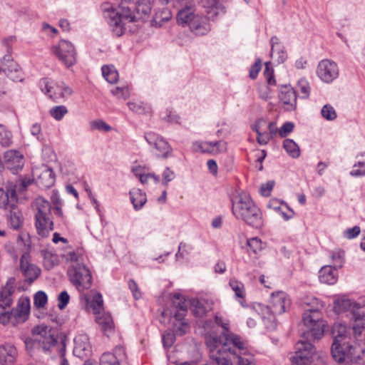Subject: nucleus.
Listing matches in <instances>:
<instances>
[{"label": "nucleus", "instance_id": "f3484780", "mask_svg": "<svg viewBox=\"0 0 365 365\" xmlns=\"http://www.w3.org/2000/svg\"><path fill=\"white\" fill-rule=\"evenodd\" d=\"M318 77L325 83H331L339 76L337 64L331 60H322L317 66Z\"/></svg>", "mask_w": 365, "mask_h": 365}, {"label": "nucleus", "instance_id": "4d7b16f0", "mask_svg": "<svg viewBox=\"0 0 365 365\" xmlns=\"http://www.w3.org/2000/svg\"><path fill=\"white\" fill-rule=\"evenodd\" d=\"M70 300V296L66 291L61 292L58 296V307L63 309L67 306Z\"/></svg>", "mask_w": 365, "mask_h": 365}, {"label": "nucleus", "instance_id": "c756f323", "mask_svg": "<svg viewBox=\"0 0 365 365\" xmlns=\"http://www.w3.org/2000/svg\"><path fill=\"white\" fill-rule=\"evenodd\" d=\"M18 353L16 347L9 343L0 346V365H11L16 359Z\"/></svg>", "mask_w": 365, "mask_h": 365}, {"label": "nucleus", "instance_id": "58836bf2", "mask_svg": "<svg viewBox=\"0 0 365 365\" xmlns=\"http://www.w3.org/2000/svg\"><path fill=\"white\" fill-rule=\"evenodd\" d=\"M260 314L264 321H267V327L271 329L276 327L275 323V315L276 314L272 313L271 305L269 306H259Z\"/></svg>", "mask_w": 365, "mask_h": 365}, {"label": "nucleus", "instance_id": "bb28decb", "mask_svg": "<svg viewBox=\"0 0 365 365\" xmlns=\"http://www.w3.org/2000/svg\"><path fill=\"white\" fill-rule=\"evenodd\" d=\"M16 41V38L14 36H9L8 38H4L2 41V44L6 49L8 52L7 54L4 55L0 60V66L4 68V72L6 70L13 71L16 70L15 63L13 61L12 56L10 53L11 48V45Z\"/></svg>", "mask_w": 365, "mask_h": 365}, {"label": "nucleus", "instance_id": "338daca9", "mask_svg": "<svg viewBox=\"0 0 365 365\" xmlns=\"http://www.w3.org/2000/svg\"><path fill=\"white\" fill-rule=\"evenodd\" d=\"M259 97L264 100L267 101L271 98V90L267 86H260L258 88Z\"/></svg>", "mask_w": 365, "mask_h": 365}, {"label": "nucleus", "instance_id": "603ef678", "mask_svg": "<svg viewBox=\"0 0 365 365\" xmlns=\"http://www.w3.org/2000/svg\"><path fill=\"white\" fill-rule=\"evenodd\" d=\"M90 126L92 130H98L105 132L111 130V127L102 120L91 121L90 123Z\"/></svg>", "mask_w": 365, "mask_h": 365}, {"label": "nucleus", "instance_id": "0e129e2a", "mask_svg": "<svg viewBox=\"0 0 365 365\" xmlns=\"http://www.w3.org/2000/svg\"><path fill=\"white\" fill-rule=\"evenodd\" d=\"M175 178V174L170 168H166L163 173L162 183L167 185L168 183L172 181Z\"/></svg>", "mask_w": 365, "mask_h": 365}, {"label": "nucleus", "instance_id": "0eeeda50", "mask_svg": "<svg viewBox=\"0 0 365 365\" xmlns=\"http://www.w3.org/2000/svg\"><path fill=\"white\" fill-rule=\"evenodd\" d=\"M321 362L322 357L309 341L302 339L297 343L292 365H319Z\"/></svg>", "mask_w": 365, "mask_h": 365}, {"label": "nucleus", "instance_id": "ddd939ff", "mask_svg": "<svg viewBox=\"0 0 365 365\" xmlns=\"http://www.w3.org/2000/svg\"><path fill=\"white\" fill-rule=\"evenodd\" d=\"M32 181L41 188H48L55 182V175L51 168L41 164L32 168Z\"/></svg>", "mask_w": 365, "mask_h": 365}, {"label": "nucleus", "instance_id": "6ab92c4d", "mask_svg": "<svg viewBox=\"0 0 365 365\" xmlns=\"http://www.w3.org/2000/svg\"><path fill=\"white\" fill-rule=\"evenodd\" d=\"M270 305L272 313L282 314L289 309L291 300L285 292H277L272 294Z\"/></svg>", "mask_w": 365, "mask_h": 365}, {"label": "nucleus", "instance_id": "f8f14e48", "mask_svg": "<svg viewBox=\"0 0 365 365\" xmlns=\"http://www.w3.org/2000/svg\"><path fill=\"white\" fill-rule=\"evenodd\" d=\"M232 341V354L237 359V364L252 365L255 363V357L248 350L246 343L239 336L234 337Z\"/></svg>", "mask_w": 365, "mask_h": 365}, {"label": "nucleus", "instance_id": "4468645a", "mask_svg": "<svg viewBox=\"0 0 365 365\" xmlns=\"http://www.w3.org/2000/svg\"><path fill=\"white\" fill-rule=\"evenodd\" d=\"M33 252L31 240L29 237L27 242L24 243V282L29 284L33 283L41 274V269L29 262V259L31 258L30 253Z\"/></svg>", "mask_w": 365, "mask_h": 365}, {"label": "nucleus", "instance_id": "de8ad7c7", "mask_svg": "<svg viewBox=\"0 0 365 365\" xmlns=\"http://www.w3.org/2000/svg\"><path fill=\"white\" fill-rule=\"evenodd\" d=\"M90 307L92 308L95 314H100L101 310L103 309V301L102 295L100 293H96L92 300L91 301Z\"/></svg>", "mask_w": 365, "mask_h": 365}, {"label": "nucleus", "instance_id": "c85d7f7f", "mask_svg": "<svg viewBox=\"0 0 365 365\" xmlns=\"http://www.w3.org/2000/svg\"><path fill=\"white\" fill-rule=\"evenodd\" d=\"M209 20L207 16L197 15L192 21H191L189 28L190 31L196 35H205L211 29L210 24L208 22Z\"/></svg>", "mask_w": 365, "mask_h": 365}, {"label": "nucleus", "instance_id": "7c9ffc66", "mask_svg": "<svg viewBox=\"0 0 365 365\" xmlns=\"http://www.w3.org/2000/svg\"><path fill=\"white\" fill-rule=\"evenodd\" d=\"M225 144L221 141L196 142L193 144V149L202 153H217L225 150Z\"/></svg>", "mask_w": 365, "mask_h": 365}, {"label": "nucleus", "instance_id": "c9c22d12", "mask_svg": "<svg viewBox=\"0 0 365 365\" xmlns=\"http://www.w3.org/2000/svg\"><path fill=\"white\" fill-rule=\"evenodd\" d=\"M332 335L334 341L332 344L336 343L340 345L347 336V328L346 325L340 322H336L332 327Z\"/></svg>", "mask_w": 365, "mask_h": 365}, {"label": "nucleus", "instance_id": "f03ea898", "mask_svg": "<svg viewBox=\"0 0 365 365\" xmlns=\"http://www.w3.org/2000/svg\"><path fill=\"white\" fill-rule=\"evenodd\" d=\"M23 187V178H18L16 183L9 182L6 190L0 187V208L10 211V225L14 230H19L23 225L21 202L17 195V188Z\"/></svg>", "mask_w": 365, "mask_h": 365}, {"label": "nucleus", "instance_id": "1a4fd4ad", "mask_svg": "<svg viewBox=\"0 0 365 365\" xmlns=\"http://www.w3.org/2000/svg\"><path fill=\"white\" fill-rule=\"evenodd\" d=\"M68 275L71 283L79 290L88 289L92 284V277L89 269L84 264L70 267Z\"/></svg>", "mask_w": 365, "mask_h": 365}, {"label": "nucleus", "instance_id": "dca6fc26", "mask_svg": "<svg viewBox=\"0 0 365 365\" xmlns=\"http://www.w3.org/2000/svg\"><path fill=\"white\" fill-rule=\"evenodd\" d=\"M4 163L6 168L15 175L21 177L23 170V153L21 150L11 149L6 150L4 154Z\"/></svg>", "mask_w": 365, "mask_h": 365}, {"label": "nucleus", "instance_id": "20e7f679", "mask_svg": "<svg viewBox=\"0 0 365 365\" xmlns=\"http://www.w3.org/2000/svg\"><path fill=\"white\" fill-rule=\"evenodd\" d=\"M232 212L236 218L252 227L260 228L263 225L260 210L245 193L240 194L238 200L232 203Z\"/></svg>", "mask_w": 365, "mask_h": 365}, {"label": "nucleus", "instance_id": "3c124183", "mask_svg": "<svg viewBox=\"0 0 365 365\" xmlns=\"http://www.w3.org/2000/svg\"><path fill=\"white\" fill-rule=\"evenodd\" d=\"M322 115L327 120H333L336 118V113L334 108L330 105H325L321 110Z\"/></svg>", "mask_w": 365, "mask_h": 365}, {"label": "nucleus", "instance_id": "c03bdc74", "mask_svg": "<svg viewBox=\"0 0 365 365\" xmlns=\"http://www.w3.org/2000/svg\"><path fill=\"white\" fill-rule=\"evenodd\" d=\"M12 143V134L4 125H0V144L8 147Z\"/></svg>", "mask_w": 365, "mask_h": 365}, {"label": "nucleus", "instance_id": "9b49d317", "mask_svg": "<svg viewBox=\"0 0 365 365\" xmlns=\"http://www.w3.org/2000/svg\"><path fill=\"white\" fill-rule=\"evenodd\" d=\"M331 355L334 360L339 363H351L356 361L358 356L356 355V347L347 343L339 345L336 343L332 344Z\"/></svg>", "mask_w": 365, "mask_h": 365}, {"label": "nucleus", "instance_id": "13d9d810", "mask_svg": "<svg viewBox=\"0 0 365 365\" xmlns=\"http://www.w3.org/2000/svg\"><path fill=\"white\" fill-rule=\"evenodd\" d=\"M193 306L195 308L192 309V312L195 317H202L206 314L207 309L202 302L199 301L194 302Z\"/></svg>", "mask_w": 365, "mask_h": 365}, {"label": "nucleus", "instance_id": "5fc2aeb1", "mask_svg": "<svg viewBox=\"0 0 365 365\" xmlns=\"http://www.w3.org/2000/svg\"><path fill=\"white\" fill-rule=\"evenodd\" d=\"M271 56L272 58L276 60L277 63H282L287 59V53L283 51L281 47L276 48L273 51L272 50Z\"/></svg>", "mask_w": 365, "mask_h": 365}, {"label": "nucleus", "instance_id": "2f4dec72", "mask_svg": "<svg viewBox=\"0 0 365 365\" xmlns=\"http://www.w3.org/2000/svg\"><path fill=\"white\" fill-rule=\"evenodd\" d=\"M74 354L78 357H83L90 352V344L86 336H78L74 339Z\"/></svg>", "mask_w": 365, "mask_h": 365}, {"label": "nucleus", "instance_id": "423d86ee", "mask_svg": "<svg viewBox=\"0 0 365 365\" xmlns=\"http://www.w3.org/2000/svg\"><path fill=\"white\" fill-rule=\"evenodd\" d=\"M334 310L339 314L350 311L354 319L352 330L355 336H360L365 329V305H359L351 299L343 297L334 301Z\"/></svg>", "mask_w": 365, "mask_h": 365}, {"label": "nucleus", "instance_id": "a19ab883", "mask_svg": "<svg viewBox=\"0 0 365 365\" xmlns=\"http://www.w3.org/2000/svg\"><path fill=\"white\" fill-rule=\"evenodd\" d=\"M102 73L106 80L110 83H115L118 80V73L113 66H103Z\"/></svg>", "mask_w": 365, "mask_h": 365}, {"label": "nucleus", "instance_id": "bf43d9fd", "mask_svg": "<svg viewBox=\"0 0 365 365\" xmlns=\"http://www.w3.org/2000/svg\"><path fill=\"white\" fill-rule=\"evenodd\" d=\"M350 174L352 176H361L365 175V160L359 161L357 164L354 165V169L351 171Z\"/></svg>", "mask_w": 365, "mask_h": 365}, {"label": "nucleus", "instance_id": "b1692460", "mask_svg": "<svg viewBox=\"0 0 365 365\" xmlns=\"http://www.w3.org/2000/svg\"><path fill=\"white\" fill-rule=\"evenodd\" d=\"M42 92L53 100L62 98L63 94L61 91V83H56L48 78H42L39 82Z\"/></svg>", "mask_w": 365, "mask_h": 365}, {"label": "nucleus", "instance_id": "4c0bfd02", "mask_svg": "<svg viewBox=\"0 0 365 365\" xmlns=\"http://www.w3.org/2000/svg\"><path fill=\"white\" fill-rule=\"evenodd\" d=\"M131 202L135 210H140L147 201L146 195L140 189H133L130 191Z\"/></svg>", "mask_w": 365, "mask_h": 365}, {"label": "nucleus", "instance_id": "2eb2a0df", "mask_svg": "<svg viewBox=\"0 0 365 365\" xmlns=\"http://www.w3.org/2000/svg\"><path fill=\"white\" fill-rule=\"evenodd\" d=\"M46 331L47 327L43 325H38L33 328V335L43 337L44 339L46 341V343H45V341H43L41 344L40 339H35L34 341L26 339V341H24V344L26 345V349L41 347L44 351H48L51 346L55 344L56 340L52 337L51 335L47 336Z\"/></svg>", "mask_w": 365, "mask_h": 365}, {"label": "nucleus", "instance_id": "7ed1b4c3", "mask_svg": "<svg viewBox=\"0 0 365 365\" xmlns=\"http://www.w3.org/2000/svg\"><path fill=\"white\" fill-rule=\"evenodd\" d=\"M104 12V17L113 29L117 36L123 34L124 26L126 23L135 22L136 21L134 4L120 3L118 10L116 11L109 3L102 5Z\"/></svg>", "mask_w": 365, "mask_h": 365}, {"label": "nucleus", "instance_id": "8fccbe9b", "mask_svg": "<svg viewBox=\"0 0 365 365\" xmlns=\"http://www.w3.org/2000/svg\"><path fill=\"white\" fill-rule=\"evenodd\" d=\"M299 92L302 94V98H307L310 93L309 83L305 79H300L297 86Z\"/></svg>", "mask_w": 365, "mask_h": 365}, {"label": "nucleus", "instance_id": "79ce46f5", "mask_svg": "<svg viewBox=\"0 0 365 365\" xmlns=\"http://www.w3.org/2000/svg\"><path fill=\"white\" fill-rule=\"evenodd\" d=\"M284 148L292 158H297L300 155V150L298 145L292 139H286L283 143Z\"/></svg>", "mask_w": 365, "mask_h": 365}, {"label": "nucleus", "instance_id": "473e14b6", "mask_svg": "<svg viewBox=\"0 0 365 365\" xmlns=\"http://www.w3.org/2000/svg\"><path fill=\"white\" fill-rule=\"evenodd\" d=\"M136 21L144 19L148 17L152 10V3L150 0H139L134 4Z\"/></svg>", "mask_w": 365, "mask_h": 365}, {"label": "nucleus", "instance_id": "ea45409f", "mask_svg": "<svg viewBox=\"0 0 365 365\" xmlns=\"http://www.w3.org/2000/svg\"><path fill=\"white\" fill-rule=\"evenodd\" d=\"M6 250L15 263L19 259V269L23 271V250L13 244L7 245Z\"/></svg>", "mask_w": 365, "mask_h": 365}, {"label": "nucleus", "instance_id": "aec40b11", "mask_svg": "<svg viewBox=\"0 0 365 365\" xmlns=\"http://www.w3.org/2000/svg\"><path fill=\"white\" fill-rule=\"evenodd\" d=\"M202 6L205 9L207 19L216 21L226 13L225 7L220 0H200Z\"/></svg>", "mask_w": 365, "mask_h": 365}, {"label": "nucleus", "instance_id": "393cba45", "mask_svg": "<svg viewBox=\"0 0 365 365\" xmlns=\"http://www.w3.org/2000/svg\"><path fill=\"white\" fill-rule=\"evenodd\" d=\"M125 359V352L123 346H117L114 352L104 353L100 360L101 365H120V362Z\"/></svg>", "mask_w": 365, "mask_h": 365}, {"label": "nucleus", "instance_id": "5701e85b", "mask_svg": "<svg viewBox=\"0 0 365 365\" xmlns=\"http://www.w3.org/2000/svg\"><path fill=\"white\" fill-rule=\"evenodd\" d=\"M195 4L192 1H186L182 8L178 13V21L182 26L187 24L190 26L191 21L197 14H195Z\"/></svg>", "mask_w": 365, "mask_h": 365}, {"label": "nucleus", "instance_id": "4be33fe9", "mask_svg": "<svg viewBox=\"0 0 365 365\" xmlns=\"http://www.w3.org/2000/svg\"><path fill=\"white\" fill-rule=\"evenodd\" d=\"M23 322V301L19 298L16 308L10 312L0 314V322L2 324L11 323L16 326Z\"/></svg>", "mask_w": 365, "mask_h": 365}, {"label": "nucleus", "instance_id": "a18cd8bd", "mask_svg": "<svg viewBox=\"0 0 365 365\" xmlns=\"http://www.w3.org/2000/svg\"><path fill=\"white\" fill-rule=\"evenodd\" d=\"M229 284L232 289L235 292V296L240 299H244L245 296V291L244 284L235 279H231Z\"/></svg>", "mask_w": 365, "mask_h": 365}, {"label": "nucleus", "instance_id": "cd10ccee", "mask_svg": "<svg viewBox=\"0 0 365 365\" xmlns=\"http://www.w3.org/2000/svg\"><path fill=\"white\" fill-rule=\"evenodd\" d=\"M37 233L42 237H46L53 230V222L51 215H35Z\"/></svg>", "mask_w": 365, "mask_h": 365}, {"label": "nucleus", "instance_id": "680f3d73", "mask_svg": "<svg viewBox=\"0 0 365 365\" xmlns=\"http://www.w3.org/2000/svg\"><path fill=\"white\" fill-rule=\"evenodd\" d=\"M247 245L250 249L252 250L254 253H257L258 251L262 249V242L260 239L257 237H253L247 241Z\"/></svg>", "mask_w": 365, "mask_h": 365}, {"label": "nucleus", "instance_id": "49530a36", "mask_svg": "<svg viewBox=\"0 0 365 365\" xmlns=\"http://www.w3.org/2000/svg\"><path fill=\"white\" fill-rule=\"evenodd\" d=\"M215 323L222 328V335L218 339H225L227 335L229 336H236L231 333L229 330V324L227 320H225L222 317L216 315L215 318Z\"/></svg>", "mask_w": 365, "mask_h": 365}, {"label": "nucleus", "instance_id": "f257e3e1", "mask_svg": "<svg viewBox=\"0 0 365 365\" xmlns=\"http://www.w3.org/2000/svg\"><path fill=\"white\" fill-rule=\"evenodd\" d=\"M300 303L304 309L302 315V323L307 328L302 339L307 340L310 336L314 339H320L324 336L326 326L321 313L324 304L312 296L302 297Z\"/></svg>", "mask_w": 365, "mask_h": 365}, {"label": "nucleus", "instance_id": "a211bd4d", "mask_svg": "<svg viewBox=\"0 0 365 365\" xmlns=\"http://www.w3.org/2000/svg\"><path fill=\"white\" fill-rule=\"evenodd\" d=\"M145 139L148 143L153 146L157 150V155L163 158L169 157L172 153L170 145L161 136L153 132L145 134Z\"/></svg>", "mask_w": 365, "mask_h": 365}, {"label": "nucleus", "instance_id": "69168bd1", "mask_svg": "<svg viewBox=\"0 0 365 365\" xmlns=\"http://www.w3.org/2000/svg\"><path fill=\"white\" fill-rule=\"evenodd\" d=\"M262 61L260 59H257L255 64L251 67L250 70V77L252 79H255L261 70Z\"/></svg>", "mask_w": 365, "mask_h": 365}, {"label": "nucleus", "instance_id": "6e6552de", "mask_svg": "<svg viewBox=\"0 0 365 365\" xmlns=\"http://www.w3.org/2000/svg\"><path fill=\"white\" fill-rule=\"evenodd\" d=\"M173 304L177 309L173 318V331L175 335L183 336L190 329V326L184 319L190 302L185 300L180 294L173 297Z\"/></svg>", "mask_w": 365, "mask_h": 365}, {"label": "nucleus", "instance_id": "e2e57ef3", "mask_svg": "<svg viewBox=\"0 0 365 365\" xmlns=\"http://www.w3.org/2000/svg\"><path fill=\"white\" fill-rule=\"evenodd\" d=\"M294 128V125L293 123L287 122L280 128L278 133L282 138H285L293 130Z\"/></svg>", "mask_w": 365, "mask_h": 365}, {"label": "nucleus", "instance_id": "e433bc0d", "mask_svg": "<svg viewBox=\"0 0 365 365\" xmlns=\"http://www.w3.org/2000/svg\"><path fill=\"white\" fill-rule=\"evenodd\" d=\"M34 207L37 212L35 215H51V207L48 200L43 197H38L34 202Z\"/></svg>", "mask_w": 365, "mask_h": 365}, {"label": "nucleus", "instance_id": "052dcab7", "mask_svg": "<svg viewBox=\"0 0 365 365\" xmlns=\"http://www.w3.org/2000/svg\"><path fill=\"white\" fill-rule=\"evenodd\" d=\"M111 93L118 98H121L123 99H127L130 96L128 88L127 87H116L111 91Z\"/></svg>", "mask_w": 365, "mask_h": 365}, {"label": "nucleus", "instance_id": "6e6d98bb", "mask_svg": "<svg viewBox=\"0 0 365 365\" xmlns=\"http://www.w3.org/2000/svg\"><path fill=\"white\" fill-rule=\"evenodd\" d=\"M344 257V252L339 249L332 251L331 254V258L334 261L335 267H341Z\"/></svg>", "mask_w": 365, "mask_h": 365}, {"label": "nucleus", "instance_id": "9d476101", "mask_svg": "<svg viewBox=\"0 0 365 365\" xmlns=\"http://www.w3.org/2000/svg\"><path fill=\"white\" fill-rule=\"evenodd\" d=\"M51 50L66 67H71L76 63V52L71 42L61 40L58 45L53 46Z\"/></svg>", "mask_w": 365, "mask_h": 365}, {"label": "nucleus", "instance_id": "774afa93", "mask_svg": "<svg viewBox=\"0 0 365 365\" xmlns=\"http://www.w3.org/2000/svg\"><path fill=\"white\" fill-rule=\"evenodd\" d=\"M267 125V122L264 118H259L257 121L252 125V129L255 130L257 133L265 130V127Z\"/></svg>", "mask_w": 365, "mask_h": 365}, {"label": "nucleus", "instance_id": "a878e982", "mask_svg": "<svg viewBox=\"0 0 365 365\" xmlns=\"http://www.w3.org/2000/svg\"><path fill=\"white\" fill-rule=\"evenodd\" d=\"M15 278L10 277L0 291V307L3 309L10 307L12 302L11 295L15 290Z\"/></svg>", "mask_w": 365, "mask_h": 365}, {"label": "nucleus", "instance_id": "39448f33", "mask_svg": "<svg viewBox=\"0 0 365 365\" xmlns=\"http://www.w3.org/2000/svg\"><path fill=\"white\" fill-rule=\"evenodd\" d=\"M225 339H218L217 336L209 335L206 336V345L209 349L210 358L217 365H232L228 359L230 352L232 354V339L236 336H229L227 335Z\"/></svg>", "mask_w": 365, "mask_h": 365}, {"label": "nucleus", "instance_id": "72a5a7b5", "mask_svg": "<svg viewBox=\"0 0 365 365\" xmlns=\"http://www.w3.org/2000/svg\"><path fill=\"white\" fill-rule=\"evenodd\" d=\"M319 279L321 282L333 284L336 282V271L332 266H324L319 270Z\"/></svg>", "mask_w": 365, "mask_h": 365}, {"label": "nucleus", "instance_id": "09e8293b", "mask_svg": "<svg viewBox=\"0 0 365 365\" xmlns=\"http://www.w3.org/2000/svg\"><path fill=\"white\" fill-rule=\"evenodd\" d=\"M50 115L56 120H60L68 113V110L64 106H57L51 108Z\"/></svg>", "mask_w": 365, "mask_h": 365}, {"label": "nucleus", "instance_id": "37998d69", "mask_svg": "<svg viewBox=\"0 0 365 365\" xmlns=\"http://www.w3.org/2000/svg\"><path fill=\"white\" fill-rule=\"evenodd\" d=\"M63 257L66 262L71 263V267L83 264L82 253L79 250L68 252L63 255Z\"/></svg>", "mask_w": 365, "mask_h": 365}, {"label": "nucleus", "instance_id": "864d4df0", "mask_svg": "<svg viewBox=\"0 0 365 365\" xmlns=\"http://www.w3.org/2000/svg\"><path fill=\"white\" fill-rule=\"evenodd\" d=\"M47 295L43 291H38L34 295V305L38 308L43 307L47 303Z\"/></svg>", "mask_w": 365, "mask_h": 365}, {"label": "nucleus", "instance_id": "f704fd0d", "mask_svg": "<svg viewBox=\"0 0 365 365\" xmlns=\"http://www.w3.org/2000/svg\"><path fill=\"white\" fill-rule=\"evenodd\" d=\"M96 322L106 335L108 336L113 332L114 323L110 314L108 313H103L101 315L99 314V316L96 317Z\"/></svg>", "mask_w": 365, "mask_h": 365}, {"label": "nucleus", "instance_id": "412c9836", "mask_svg": "<svg viewBox=\"0 0 365 365\" xmlns=\"http://www.w3.org/2000/svg\"><path fill=\"white\" fill-rule=\"evenodd\" d=\"M279 98L286 110H293L297 106V94L289 85H282L279 88Z\"/></svg>", "mask_w": 365, "mask_h": 365}]
</instances>
